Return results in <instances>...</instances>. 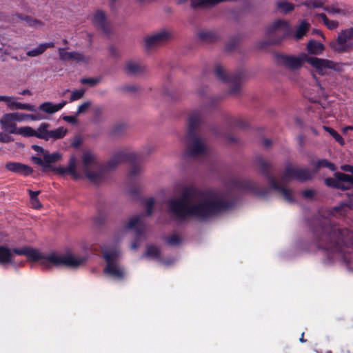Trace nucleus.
Returning a JSON list of instances; mask_svg holds the SVG:
<instances>
[{
    "label": "nucleus",
    "instance_id": "obj_45",
    "mask_svg": "<svg viewBox=\"0 0 353 353\" xmlns=\"http://www.w3.org/2000/svg\"><path fill=\"white\" fill-rule=\"evenodd\" d=\"M143 203L146 208V215L148 216H151L154 205V199L153 198L147 199L144 201Z\"/></svg>",
    "mask_w": 353,
    "mask_h": 353
},
{
    "label": "nucleus",
    "instance_id": "obj_57",
    "mask_svg": "<svg viewBox=\"0 0 353 353\" xmlns=\"http://www.w3.org/2000/svg\"><path fill=\"white\" fill-rule=\"evenodd\" d=\"M82 144V139L80 137L76 136L71 143V145L74 148H78Z\"/></svg>",
    "mask_w": 353,
    "mask_h": 353
},
{
    "label": "nucleus",
    "instance_id": "obj_17",
    "mask_svg": "<svg viewBox=\"0 0 353 353\" xmlns=\"http://www.w3.org/2000/svg\"><path fill=\"white\" fill-rule=\"evenodd\" d=\"M66 48L58 49L59 59L63 61H74L76 62H87L88 59L79 52H66Z\"/></svg>",
    "mask_w": 353,
    "mask_h": 353
},
{
    "label": "nucleus",
    "instance_id": "obj_39",
    "mask_svg": "<svg viewBox=\"0 0 353 353\" xmlns=\"http://www.w3.org/2000/svg\"><path fill=\"white\" fill-rule=\"evenodd\" d=\"M11 110H26L29 111H34V106L28 103H21L13 100Z\"/></svg>",
    "mask_w": 353,
    "mask_h": 353
},
{
    "label": "nucleus",
    "instance_id": "obj_35",
    "mask_svg": "<svg viewBox=\"0 0 353 353\" xmlns=\"http://www.w3.org/2000/svg\"><path fill=\"white\" fill-rule=\"evenodd\" d=\"M310 28V24L305 21H301L298 27L295 37L297 39H301L307 33Z\"/></svg>",
    "mask_w": 353,
    "mask_h": 353
},
{
    "label": "nucleus",
    "instance_id": "obj_1",
    "mask_svg": "<svg viewBox=\"0 0 353 353\" xmlns=\"http://www.w3.org/2000/svg\"><path fill=\"white\" fill-rule=\"evenodd\" d=\"M198 192L199 190L195 188L186 187L183 190L179 199L169 201V212L176 221L194 219L205 222L234 206L233 201L212 196L203 199L196 203H190V199Z\"/></svg>",
    "mask_w": 353,
    "mask_h": 353
},
{
    "label": "nucleus",
    "instance_id": "obj_9",
    "mask_svg": "<svg viewBox=\"0 0 353 353\" xmlns=\"http://www.w3.org/2000/svg\"><path fill=\"white\" fill-rule=\"evenodd\" d=\"M214 73L220 81L230 84V93L231 94H236L240 91L245 74L243 69L238 70L235 73H225L221 65L217 64L215 66Z\"/></svg>",
    "mask_w": 353,
    "mask_h": 353
},
{
    "label": "nucleus",
    "instance_id": "obj_6",
    "mask_svg": "<svg viewBox=\"0 0 353 353\" xmlns=\"http://www.w3.org/2000/svg\"><path fill=\"white\" fill-rule=\"evenodd\" d=\"M254 164L259 167L260 174L267 179L272 189L280 192L289 203L295 202L292 191L277 181L273 172V165L270 162L259 155L254 159Z\"/></svg>",
    "mask_w": 353,
    "mask_h": 353
},
{
    "label": "nucleus",
    "instance_id": "obj_41",
    "mask_svg": "<svg viewBox=\"0 0 353 353\" xmlns=\"http://www.w3.org/2000/svg\"><path fill=\"white\" fill-rule=\"evenodd\" d=\"M239 41L240 37L239 36H234L231 37L225 45V50L228 52H231L234 50L239 45Z\"/></svg>",
    "mask_w": 353,
    "mask_h": 353
},
{
    "label": "nucleus",
    "instance_id": "obj_15",
    "mask_svg": "<svg viewBox=\"0 0 353 353\" xmlns=\"http://www.w3.org/2000/svg\"><path fill=\"white\" fill-rule=\"evenodd\" d=\"M172 37V35L169 31L165 29L161 30L150 36L145 37V48L150 49L163 44L168 41Z\"/></svg>",
    "mask_w": 353,
    "mask_h": 353
},
{
    "label": "nucleus",
    "instance_id": "obj_30",
    "mask_svg": "<svg viewBox=\"0 0 353 353\" xmlns=\"http://www.w3.org/2000/svg\"><path fill=\"white\" fill-rule=\"evenodd\" d=\"M125 70L130 74H138L143 72V68L138 63L128 61L125 65Z\"/></svg>",
    "mask_w": 353,
    "mask_h": 353
},
{
    "label": "nucleus",
    "instance_id": "obj_24",
    "mask_svg": "<svg viewBox=\"0 0 353 353\" xmlns=\"http://www.w3.org/2000/svg\"><path fill=\"white\" fill-rule=\"evenodd\" d=\"M323 8L329 14H339L341 16H347L352 12V10L349 8L345 6H343V8H339L334 4L323 6Z\"/></svg>",
    "mask_w": 353,
    "mask_h": 353
},
{
    "label": "nucleus",
    "instance_id": "obj_51",
    "mask_svg": "<svg viewBox=\"0 0 353 353\" xmlns=\"http://www.w3.org/2000/svg\"><path fill=\"white\" fill-rule=\"evenodd\" d=\"M91 103L90 101H86L82 103L81 105H79L78 110L77 112V115H79L80 114H82L85 112L88 108L90 106Z\"/></svg>",
    "mask_w": 353,
    "mask_h": 353
},
{
    "label": "nucleus",
    "instance_id": "obj_52",
    "mask_svg": "<svg viewBox=\"0 0 353 353\" xmlns=\"http://www.w3.org/2000/svg\"><path fill=\"white\" fill-rule=\"evenodd\" d=\"M316 192L313 190L307 189L302 192V195L305 199H313L315 196Z\"/></svg>",
    "mask_w": 353,
    "mask_h": 353
},
{
    "label": "nucleus",
    "instance_id": "obj_12",
    "mask_svg": "<svg viewBox=\"0 0 353 353\" xmlns=\"http://www.w3.org/2000/svg\"><path fill=\"white\" fill-rule=\"evenodd\" d=\"M353 39V28L341 30L335 41L330 43V47L337 53L349 52L353 47V43L349 42Z\"/></svg>",
    "mask_w": 353,
    "mask_h": 353
},
{
    "label": "nucleus",
    "instance_id": "obj_38",
    "mask_svg": "<svg viewBox=\"0 0 353 353\" xmlns=\"http://www.w3.org/2000/svg\"><path fill=\"white\" fill-rule=\"evenodd\" d=\"M145 256L155 259H159L161 256L160 250L155 245H148L147 247Z\"/></svg>",
    "mask_w": 353,
    "mask_h": 353
},
{
    "label": "nucleus",
    "instance_id": "obj_23",
    "mask_svg": "<svg viewBox=\"0 0 353 353\" xmlns=\"http://www.w3.org/2000/svg\"><path fill=\"white\" fill-rule=\"evenodd\" d=\"M199 39L205 43H214L220 39V35L216 31L206 30L198 33Z\"/></svg>",
    "mask_w": 353,
    "mask_h": 353
},
{
    "label": "nucleus",
    "instance_id": "obj_19",
    "mask_svg": "<svg viewBox=\"0 0 353 353\" xmlns=\"http://www.w3.org/2000/svg\"><path fill=\"white\" fill-rule=\"evenodd\" d=\"M93 23L104 33L109 34L110 32V26L107 21L104 12L101 10H97L93 16Z\"/></svg>",
    "mask_w": 353,
    "mask_h": 353
},
{
    "label": "nucleus",
    "instance_id": "obj_21",
    "mask_svg": "<svg viewBox=\"0 0 353 353\" xmlns=\"http://www.w3.org/2000/svg\"><path fill=\"white\" fill-rule=\"evenodd\" d=\"M104 274H106L115 279L123 280L125 276L123 269L121 268L117 263L106 264L103 270Z\"/></svg>",
    "mask_w": 353,
    "mask_h": 353
},
{
    "label": "nucleus",
    "instance_id": "obj_36",
    "mask_svg": "<svg viewBox=\"0 0 353 353\" xmlns=\"http://www.w3.org/2000/svg\"><path fill=\"white\" fill-rule=\"evenodd\" d=\"M103 255L105 261H106V264L117 263L116 262L118 257V252L117 250H113L111 252H103Z\"/></svg>",
    "mask_w": 353,
    "mask_h": 353
},
{
    "label": "nucleus",
    "instance_id": "obj_50",
    "mask_svg": "<svg viewBox=\"0 0 353 353\" xmlns=\"http://www.w3.org/2000/svg\"><path fill=\"white\" fill-rule=\"evenodd\" d=\"M15 99L13 97L0 96V101H3L6 103L7 106L11 110L12 106L13 100Z\"/></svg>",
    "mask_w": 353,
    "mask_h": 353
},
{
    "label": "nucleus",
    "instance_id": "obj_53",
    "mask_svg": "<svg viewBox=\"0 0 353 353\" xmlns=\"http://www.w3.org/2000/svg\"><path fill=\"white\" fill-rule=\"evenodd\" d=\"M24 20L31 26H37L41 25V22L39 20L34 19L31 17L26 16Z\"/></svg>",
    "mask_w": 353,
    "mask_h": 353
},
{
    "label": "nucleus",
    "instance_id": "obj_47",
    "mask_svg": "<svg viewBox=\"0 0 353 353\" xmlns=\"http://www.w3.org/2000/svg\"><path fill=\"white\" fill-rule=\"evenodd\" d=\"M85 90H75L72 92L70 101L72 102L77 100L80 99L84 95Z\"/></svg>",
    "mask_w": 353,
    "mask_h": 353
},
{
    "label": "nucleus",
    "instance_id": "obj_14",
    "mask_svg": "<svg viewBox=\"0 0 353 353\" xmlns=\"http://www.w3.org/2000/svg\"><path fill=\"white\" fill-rule=\"evenodd\" d=\"M304 55L307 54L302 53L300 56L296 57L284 54H276L275 58L278 64L283 65L289 70H294L301 68L303 63L305 62Z\"/></svg>",
    "mask_w": 353,
    "mask_h": 353
},
{
    "label": "nucleus",
    "instance_id": "obj_4",
    "mask_svg": "<svg viewBox=\"0 0 353 353\" xmlns=\"http://www.w3.org/2000/svg\"><path fill=\"white\" fill-rule=\"evenodd\" d=\"M204 120L203 114L199 110H194L188 114L185 153L190 157L200 156L206 151V146L199 134V129L203 124Z\"/></svg>",
    "mask_w": 353,
    "mask_h": 353
},
{
    "label": "nucleus",
    "instance_id": "obj_18",
    "mask_svg": "<svg viewBox=\"0 0 353 353\" xmlns=\"http://www.w3.org/2000/svg\"><path fill=\"white\" fill-rule=\"evenodd\" d=\"M5 168L8 171L19 174L25 176H29L33 172V170L30 166L19 162H8L6 163Z\"/></svg>",
    "mask_w": 353,
    "mask_h": 353
},
{
    "label": "nucleus",
    "instance_id": "obj_5",
    "mask_svg": "<svg viewBox=\"0 0 353 353\" xmlns=\"http://www.w3.org/2000/svg\"><path fill=\"white\" fill-rule=\"evenodd\" d=\"M123 163H128L130 165L128 172V178L134 180L137 178L143 171L141 166L142 159L140 155L134 152L120 151L114 154L112 157L103 165L105 170H111Z\"/></svg>",
    "mask_w": 353,
    "mask_h": 353
},
{
    "label": "nucleus",
    "instance_id": "obj_34",
    "mask_svg": "<svg viewBox=\"0 0 353 353\" xmlns=\"http://www.w3.org/2000/svg\"><path fill=\"white\" fill-rule=\"evenodd\" d=\"M86 177L94 183H99L102 180V174L98 172H92L89 169L84 170Z\"/></svg>",
    "mask_w": 353,
    "mask_h": 353
},
{
    "label": "nucleus",
    "instance_id": "obj_11",
    "mask_svg": "<svg viewBox=\"0 0 353 353\" xmlns=\"http://www.w3.org/2000/svg\"><path fill=\"white\" fill-rule=\"evenodd\" d=\"M233 188L243 192H248L259 197H265L269 194L270 190L261 187L259 183L247 179H234L232 181Z\"/></svg>",
    "mask_w": 353,
    "mask_h": 353
},
{
    "label": "nucleus",
    "instance_id": "obj_49",
    "mask_svg": "<svg viewBox=\"0 0 353 353\" xmlns=\"http://www.w3.org/2000/svg\"><path fill=\"white\" fill-rule=\"evenodd\" d=\"M80 82L82 84H86L91 87L96 85L100 82V79L99 78H83L81 79Z\"/></svg>",
    "mask_w": 353,
    "mask_h": 353
},
{
    "label": "nucleus",
    "instance_id": "obj_37",
    "mask_svg": "<svg viewBox=\"0 0 353 353\" xmlns=\"http://www.w3.org/2000/svg\"><path fill=\"white\" fill-rule=\"evenodd\" d=\"M22 135L24 137H35L36 130L29 126L19 128L17 130V134Z\"/></svg>",
    "mask_w": 353,
    "mask_h": 353
},
{
    "label": "nucleus",
    "instance_id": "obj_58",
    "mask_svg": "<svg viewBox=\"0 0 353 353\" xmlns=\"http://www.w3.org/2000/svg\"><path fill=\"white\" fill-rule=\"evenodd\" d=\"M232 125L241 129H245L247 126V123L243 120L236 119Z\"/></svg>",
    "mask_w": 353,
    "mask_h": 353
},
{
    "label": "nucleus",
    "instance_id": "obj_2",
    "mask_svg": "<svg viewBox=\"0 0 353 353\" xmlns=\"http://www.w3.org/2000/svg\"><path fill=\"white\" fill-rule=\"evenodd\" d=\"M315 243L318 248L324 250L331 259H338L348 264L353 250V232L341 228L325 219L320 221L313 230Z\"/></svg>",
    "mask_w": 353,
    "mask_h": 353
},
{
    "label": "nucleus",
    "instance_id": "obj_10",
    "mask_svg": "<svg viewBox=\"0 0 353 353\" xmlns=\"http://www.w3.org/2000/svg\"><path fill=\"white\" fill-rule=\"evenodd\" d=\"M304 58L305 62L314 68L321 76L325 75L328 70H332L335 72H341L342 70V67L340 63H335L330 59L309 57L308 55H304Z\"/></svg>",
    "mask_w": 353,
    "mask_h": 353
},
{
    "label": "nucleus",
    "instance_id": "obj_7",
    "mask_svg": "<svg viewBox=\"0 0 353 353\" xmlns=\"http://www.w3.org/2000/svg\"><path fill=\"white\" fill-rule=\"evenodd\" d=\"M291 34L290 23L282 19L276 20L270 25L266 30L268 40L259 44L260 48H265L269 45L279 44Z\"/></svg>",
    "mask_w": 353,
    "mask_h": 353
},
{
    "label": "nucleus",
    "instance_id": "obj_31",
    "mask_svg": "<svg viewBox=\"0 0 353 353\" xmlns=\"http://www.w3.org/2000/svg\"><path fill=\"white\" fill-rule=\"evenodd\" d=\"M312 164L314 165L316 171H318L319 170L323 168H327L331 171H335L336 170V165L326 159H320L317 161L315 163Z\"/></svg>",
    "mask_w": 353,
    "mask_h": 353
},
{
    "label": "nucleus",
    "instance_id": "obj_59",
    "mask_svg": "<svg viewBox=\"0 0 353 353\" xmlns=\"http://www.w3.org/2000/svg\"><path fill=\"white\" fill-rule=\"evenodd\" d=\"M121 90L124 92H135L137 90V88L135 85H125L121 88Z\"/></svg>",
    "mask_w": 353,
    "mask_h": 353
},
{
    "label": "nucleus",
    "instance_id": "obj_54",
    "mask_svg": "<svg viewBox=\"0 0 353 353\" xmlns=\"http://www.w3.org/2000/svg\"><path fill=\"white\" fill-rule=\"evenodd\" d=\"M105 220V216L101 213H99V214L94 219V222L97 225L100 226L104 223Z\"/></svg>",
    "mask_w": 353,
    "mask_h": 353
},
{
    "label": "nucleus",
    "instance_id": "obj_26",
    "mask_svg": "<svg viewBox=\"0 0 353 353\" xmlns=\"http://www.w3.org/2000/svg\"><path fill=\"white\" fill-rule=\"evenodd\" d=\"M54 46V43L53 42L43 43L39 44L37 48L28 51L26 54L30 57H37L42 54L48 48H52Z\"/></svg>",
    "mask_w": 353,
    "mask_h": 353
},
{
    "label": "nucleus",
    "instance_id": "obj_43",
    "mask_svg": "<svg viewBox=\"0 0 353 353\" xmlns=\"http://www.w3.org/2000/svg\"><path fill=\"white\" fill-rule=\"evenodd\" d=\"M7 118L14 121H23L27 120V114L21 112L7 113Z\"/></svg>",
    "mask_w": 353,
    "mask_h": 353
},
{
    "label": "nucleus",
    "instance_id": "obj_62",
    "mask_svg": "<svg viewBox=\"0 0 353 353\" xmlns=\"http://www.w3.org/2000/svg\"><path fill=\"white\" fill-rule=\"evenodd\" d=\"M63 119L70 123H75L77 122V119L74 116H64Z\"/></svg>",
    "mask_w": 353,
    "mask_h": 353
},
{
    "label": "nucleus",
    "instance_id": "obj_3",
    "mask_svg": "<svg viewBox=\"0 0 353 353\" xmlns=\"http://www.w3.org/2000/svg\"><path fill=\"white\" fill-rule=\"evenodd\" d=\"M13 253L26 256L29 261L34 262L41 261V264L45 268H49L51 264L55 266L77 268L85 261V259L75 257L71 254L59 255L52 253L45 256L37 250L28 247L10 249L6 245H0V265L13 264Z\"/></svg>",
    "mask_w": 353,
    "mask_h": 353
},
{
    "label": "nucleus",
    "instance_id": "obj_8",
    "mask_svg": "<svg viewBox=\"0 0 353 353\" xmlns=\"http://www.w3.org/2000/svg\"><path fill=\"white\" fill-rule=\"evenodd\" d=\"M334 176V178H326L325 184L327 187L335 189L350 190L346 194L349 201L345 202V205L353 210V176L340 172H335Z\"/></svg>",
    "mask_w": 353,
    "mask_h": 353
},
{
    "label": "nucleus",
    "instance_id": "obj_42",
    "mask_svg": "<svg viewBox=\"0 0 353 353\" xmlns=\"http://www.w3.org/2000/svg\"><path fill=\"white\" fill-rule=\"evenodd\" d=\"M61 158V155L59 152H54L50 154H45L43 160L46 165H48L52 163H55L59 161Z\"/></svg>",
    "mask_w": 353,
    "mask_h": 353
},
{
    "label": "nucleus",
    "instance_id": "obj_55",
    "mask_svg": "<svg viewBox=\"0 0 353 353\" xmlns=\"http://www.w3.org/2000/svg\"><path fill=\"white\" fill-rule=\"evenodd\" d=\"M324 24L327 26L329 30H334L338 26L339 23L336 21L330 20L329 19L324 22Z\"/></svg>",
    "mask_w": 353,
    "mask_h": 353
},
{
    "label": "nucleus",
    "instance_id": "obj_63",
    "mask_svg": "<svg viewBox=\"0 0 353 353\" xmlns=\"http://www.w3.org/2000/svg\"><path fill=\"white\" fill-rule=\"evenodd\" d=\"M341 169L345 172H350L353 174V165H343L341 166Z\"/></svg>",
    "mask_w": 353,
    "mask_h": 353
},
{
    "label": "nucleus",
    "instance_id": "obj_48",
    "mask_svg": "<svg viewBox=\"0 0 353 353\" xmlns=\"http://www.w3.org/2000/svg\"><path fill=\"white\" fill-rule=\"evenodd\" d=\"M325 3V0H309L305 3V5L307 7H312L314 8H323Z\"/></svg>",
    "mask_w": 353,
    "mask_h": 353
},
{
    "label": "nucleus",
    "instance_id": "obj_56",
    "mask_svg": "<svg viewBox=\"0 0 353 353\" xmlns=\"http://www.w3.org/2000/svg\"><path fill=\"white\" fill-rule=\"evenodd\" d=\"M44 117L40 113L37 114H27V119L32 121H39L43 119Z\"/></svg>",
    "mask_w": 353,
    "mask_h": 353
},
{
    "label": "nucleus",
    "instance_id": "obj_27",
    "mask_svg": "<svg viewBox=\"0 0 353 353\" xmlns=\"http://www.w3.org/2000/svg\"><path fill=\"white\" fill-rule=\"evenodd\" d=\"M325 47L323 43L310 40L307 45V50L310 54L319 55L323 53Z\"/></svg>",
    "mask_w": 353,
    "mask_h": 353
},
{
    "label": "nucleus",
    "instance_id": "obj_60",
    "mask_svg": "<svg viewBox=\"0 0 353 353\" xmlns=\"http://www.w3.org/2000/svg\"><path fill=\"white\" fill-rule=\"evenodd\" d=\"M32 159L34 161V163H35L36 164H37L39 165L47 166V165H46L45 162L43 161L44 160H43L41 157H32Z\"/></svg>",
    "mask_w": 353,
    "mask_h": 353
},
{
    "label": "nucleus",
    "instance_id": "obj_33",
    "mask_svg": "<svg viewBox=\"0 0 353 353\" xmlns=\"http://www.w3.org/2000/svg\"><path fill=\"white\" fill-rule=\"evenodd\" d=\"M68 132V130L64 127H59L55 130H50V139L57 140L63 138Z\"/></svg>",
    "mask_w": 353,
    "mask_h": 353
},
{
    "label": "nucleus",
    "instance_id": "obj_22",
    "mask_svg": "<svg viewBox=\"0 0 353 353\" xmlns=\"http://www.w3.org/2000/svg\"><path fill=\"white\" fill-rule=\"evenodd\" d=\"M66 103V101H63L57 104H54L51 102H45L39 105V109L46 113L53 114L61 110Z\"/></svg>",
    "mask_w": 353,
    "mask_h": 353
},
{
    "label": "nucleus",
    "instance_id": "obj_25",
    "mask_svg": "<svg viewBox=\"0 0 353 353\" xmlns=\"http://www.w3.org/2000/svg\"><path fill=\"white\" fill-rule=\"evenodd\" d=\"M13 120H10L7 118V114H5L1 118L0 123L2 129L9 132L10 134H17L19 128H17L16 123L13 122Z\"/></svg>",
    "mask_w": 353,
    "mask_h": 353
},
{
    "label": "nucleus",
    "instance_id": "obj_28",
    "mask_svg": "<svg viewBox=\"0 0 353 353\" xmlns=\"http://www.w3.org/2000/svg\"><path fill=\"white\" fill-rule=\"evenodd\" d=\"M49 127V123H42L37 128V130H36L35 137L45 141H48L50 139V130H48Z\"/></svg>",
    "mask_w": 353,
    "mask_h": 353
},
{
    "label": "nucleus",
    "instance_id": "obj_32",
    "mask_svg": "<svg viewBox=\"0 0 353 353\" xmlns=\"http://www.w3.org/2000/svg\"><path fill=\"white\" fill-rule=\"evenodd\" d=\"M95 157L90 151H85L82 156L83 170L89 169V166L94 163Z\"/></svg>",
    "mask_w": 353,
    "mask_h": 353
},
{
    "label": "nucleus",
    "instance_id": "obj_64",
    "mask_svg": "<svg viewBox=\"0 0 353 353\" xmlns=\"http://www.w3.org/2000/svg\"><path fill=\"white\" fill-rule=\"evenodd\" d=\"M28 194H29L30 200L33 199L34 198L35 199L38 198V196L40 194V191H33L31 190H28Z\"/></svg>",
    "mask_w": 353,
    "mask_h": 353
},
{
    "label": "nucleus",
    "instance_id": "obj_61",
    "mask_svg": "<svg viewBox=\"0 0 353 353\" xmlns=\"http://www.w3.org/2000/svg\"><path fill=\"white\" fill-rule=\"evenodd\" d=\"M30 202L34 208L39 209L41 208V204L38 198L31 199Z\"/></svg>",
    "mask_w": 353,
    "mask_h": 353
},
{
    "label": "nucleus",
    "instance_id": "obj_20",
    "mask_svg": "<svg viewBox=\"0 0 353 353\" xmlns=\"http://www.w3.org/2000/svg\"><path fill=\"white\" fill-rule=\"evenodd\" d=\"M57 171L61 174H70L75 179L80 178L76 170V158L74 155L70 158L67 167H58Z\"/></svg>",
    "mask_w": 353,
    "mask_h": 353
},
{
    "label": "nucleus",
    "instance_id": "obj_40",
    "mask_svg": "<svg viewBox=\"0 0 353 353\" xmlns=\"http://www.w3.org/2000/svg\"><path fill=\"white\" fill-rule=\"evenodd\" d=\"M324 130L327 132L339 143L344 145L345 141L343 137L333 128L328 126H323Z\"/></svg>",
    "mask_w": 353,
    "mask_h": 353
},
{
    "label": "nucleus",
    "instance_id": "obj_13",
    "mask_svg": "<svg viewBox=\"0 0 353 353\" xmlns=\"http://www.w3.org/2000/svg\"><path fill=\"white\" fill-rule=\"evenodd\" d=\"M314 172L310 169L305 168H293L289 163L286 165L284 173L282 176L283 181L290 180H296L300 182H305L311 180L313 178Z\"/></svg>",
    "mask_w": 353,
    "mask_h": 353
},
{
    "label": "nucleus",
    "instance_id": "obj_44",
    "mask_svg": "<svg viewBox=\"0 0 353 353\" xmlns=\"http://www.w3.org/2000/svg\"><path fill=\"white\" fill-rule=\"evenodd\" d=\"M125 130V125L124 123H119L115 124L111 130V134L113 136L121 135Z\"/></svg>",
    "mask_w": 353,
    "mask_h": 353
},
{
    "label": "nucleus",
    "instance_id": "obj_16",
    "mask_svg": "<svg viewBox=\"0 0 353 353\" xmlns=\"http://www.w3.org/2000/svg\"><path fill=\"white\" fill-rule=\"evenodd\" d=\"M126 229L133 230L137 234V239L132 244V249L137 250L139 246V238L143 235L144 232V228L141 222V218L139 215L132 217L129 222L125 226Z\"/></svg>",
    "mask_w": 353,
    "mask_h": 353
},
{
    "label": "nucleus",
    "instance_id": "obj_29",
    "mask_svg": "<svg viewBox=\"0 0 353 353\" xmlns=\"http://www.w3.org/2000/svg\"><path fill=\"white\" fill-rule=\"evenodd\" d=\"M276 9L283 14H288L294 10V5L287 1L281 0L276 2Z\"/></svg>",
    "mask_w": 353,
    "mask_h": 353
},
{
    "label": "nucleus",
    "instance_id": "obj_46",
    "mask_svg": "<svg viewBox=\"0 0 353 353\" xmlns=\"http://www.w3.org/2000/svg\"><path fill=\"white\" fill-rule=\"evenodd\" d=\"M166 242L168 245L174 246L181 242V239L178 234H174L166 238Z\"/></svg>",
    "mask_w": 353,
    "mask_h": 353
}]
</instances>
